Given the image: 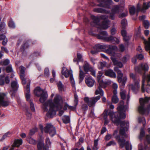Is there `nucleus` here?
<instances>
[{"label":"nucleus","instance_id":"60","mask_svg":"<svg viewBox=\"0 0 150 150\" xmlns=\"http://www.w3.org/2000/svg\"><path fill=\"white\" fill-rule=\"evenodd\" d=\"M6 70L8 73L11 72L13 70L12 67L11 66L7 67L6 68Z\"/></svg>","mask_w":150,"mask_h":150},{"label":"nucleus","instance_id":"32","mask_svg":"<svg viewBox=\"0 0 150 150\" xmlns=\"http://www.w3.org/2000/svg\"><path fill=\"white\" fill-rule=\"evenodd\" d=\"M58 89L59 91H62L64 90V86L60 81H59L57 83Z\"/></svg>","mask_w":150,"mask_h":150},{"label":"nucleus","instance_id":"49","mask_svg":"<svg viewBox=\"0 0 150 150\" xmlns=\"http://www.w3.org/2000/svg\"><path fill=\"white\" fill-rule=\"evenodd\" d=\"M30 104V108L32 111L34 112L35 111V106L34 103L31 101L29 102Z\"/></svg>","mask_w":150,"mask_h":150},{"label":"nucleus","instance_id":"45","mask_svg":"<svg viewBox=\"0 0 150 150\" xmlns=\"http://www.w3.org/2000/svg\"><path fill=\"white\" fill-rule=\"evenodd\" d=\"M78 97L76 93L74 94V103L75 104L76 106L78 104Z\"/></svg>","mask_w":150,"mask_h":150},{"label":"nucleus","instance_id":"48","mask_svg":"<svg viewBox=\"0 0 150 150\" xmlns=\"http://www.w3.org/2000/svg\"><path fill=\"white\" fill-rule=\"evenodd\" d=\"M45 142L46 143V146L47 147H49L51 143L50 142V139L48 137H47Z\"/></svg>","mask_w":150,"mask_h":150},{"label":"nucleus","instance_id":"43","mask_svg":"<svg viewBox=\"0 0 150 150\" xmlns=\"http://www.w3.org/2000/svg\"><path fill=\"white\" fill-rule=\"evenodd\" d=\"M143 24L145 28L147 29L149 28L150 24L148 21L144 20L143 21Z\"/></svg>","mask_w":150,"mask_h":150},{"label":"nucleus","instance_id":"30","mask_svg":"<svg viewBox=\"0 0 150 150\" xmlns=\"http://www.w3.org/2000/svg\"><path fill=\"white\" fill-rule=\"evenodd\" d=\"M112 87L113 90V93L117 94V89L118 88L117 84L115 83H114L112 84Z\"/></svg>","mask_w":150,"mask_h":150},{"label":"nucleus","instance_id":"47","mask_svg":"<svg viewBox=\"0 0 150 150\" xmlns=\"http://www.w3.org/2000/svg\"><path fill=\"white\" fill-rule=\"evenodd\" d=\"M135 8L134 6L131 7L129 9V13L132 15H134L135 13Z\"/></svg>","mask_w":150,"mask_h":150},{"label":"nucleus","instance_id":"57","mask_svg":"<svg viewBox=\"0 0 150 150\" xmlns=\"http://www.w3.org/2000/svg\"><path fill=\"white\" fill-rule=\"evenodd\" d=\"M37 131L36 128L33 129L31 130L29 133V134L30 135H33Z\"/></svg>","mask_w":150,"mask_h":150},{"label":"nucleus","instance_id":"25","mask_svg":"<svg viewBox=\"0 0 150 150\" xmlns=\"http://www.w3.org/2000/svg\"><path fill=\"white\" fill-rule=\"evenodd\" d=\"M144 43L145 45V50L147 51L150 50L149 53L150 54V38H149L148 41L144 40Z\"/></svg>","mask_w":150,"mask_h":150},{"label":"nucleus","instance_id":"23","mask_svg":"<svg viewBox=\"0 0 150 150\" xmlns=\"http://www.w3.org/2000/svg\"><path fill=\"white\" fill-rule=\"evenodd\" d=\"M111 81L110 80H106L103 81V80H102L99 84L101 86L104 88L107 85H109L111 84Z\"/></svg>","mask_w":150,"mask_h":150},{"label":"nucleus","instance_id":"54","mask_svg":"<svg viewBox=\"0 0 150 150\" xmlns=\"http://www.w3.org/2000/svg\"><path fill=\"white\" fill-rule=\"evenodd\" d=\"M89 71L91 72V74L94 77H96V71L93 68H91L90 69Z\"/></svg>","mask_w":150,"mask_h":150},{"label":"nucleus","instance_id":"46","mask_svg":"<svg viewBox=\"0 0 150 150\" xmlns=\"http://www.w3.org/2000/svg\"><path fill=\"white\" fill-rule=\"evenodd\" d=\"M127 78L126 76H125L122 79V81H121L122 84L123 86H124L127 81Z\"/></svg>","mask_w":150,"mask_h":150},{"label":"nucleus","instance_id":"50","mask_svg":"<svg viewBox=\"0 0 150 150\" xmlns=\"http://www.w3.org/2000/svg\"><path fill=\"white\" fill-rule=\"evenodd\" d=\"M116 144V143L113 141L109 142L106 144L107 146H110L111 145L114 146Z\"/></svg>","mask_w":150,"mask_h":150},{"label":"nucleus","instance_id":"64","mask_svg":"<svg viewBox=\"0 0 150 150\" xmlns=\"http://www.w3.org/2000/svg\"><path fill=\"white\" fill-rule=\"evenodd\" d=\"M103 116L104 119H107V111L105 110L103 113Z\"/></svg>","mask_w":150,"mask_h":150},{"label":"nucleus","instance_id":"39","mask_svg":"<svg viewBox=\"0 0 150 150\" xmlns=\"http://www.w3.org/2000/svg\"><path fill=\"white\" fill-rule=\"evenodd\" d=\"M110 37H111L112 38L109 40V42L111 41L112 42H115L117 44L119 43L120 40L119 38H117L116 37H114L112 36H110Z\"/></svg>","mask_w":150,"mask_h":150},{"label":"nucleus","instance_id":"2","mask_svg":"<svg viewBox=\"0 0 150 150\" xmlns=\"http://www.w3.org/2000/svg\"><path fill=\"white\" fill-rule=\"evenodd\" d=\"M63 100L61 96L58 94H56L54 97L53 101L49 100L43 104V108L45 110H48L47 107L49 108L46 116L49 118H52L56 114L57 111L59 110L58 115L62 116L64 112L62 110L63 107Z\"/></svg>","mask_w":150,"mask_h":150},{"label":"nucleus","instance_id":"4","mask_svg":"<svg viewBox=\"0 0 150 150\" xmlns=\"http://www.w3.org/2000/svg\"><path fill=\"white\" fill-rule=\"evenodd\" d=\"M34 93L37 96H40V101L42 103L45 102L48 97L47 91L45 90L41 89L40 87H37L35 89Z\"/></svg>","mask_w":150,"mask_h":150},{"label":"nucleus","instance_id":"10","mask_svg":"<svg viewBox=\"0 0 150 150\" xmlns=\"http://www.w3.org/2000/svg\"><path fill=\"white\" fill-rule=\"evenodd\" d=\"M108 34L107 33L104 31L100 33V34L97 35V38L103 40L107 42H109V40L112 38L111 37H108Z\"/></svg>","mask_w":150,"mask_h":150},{"label":"nucleus","instance_id":"28","mask_svg":"<svg viewBox=\"0 0 150 150\" xmlns=\"http://www.w3.org/2000/svg\"><path fill=\"white\" fill-rule=\"evenodd\" d=\"M83 67L84 71L87 73L90 70V69L91 68L89 67V65L87 62H85L83 66Z\"/></svg>","mask_w":150,"mask_h":150},{"label":"nucleus","instance_id":"35","mask_svg":"<svg viewBox=\"0 0 150 150\" xmlns=\"http://www.w3.org/2000/svg\"><path fill=\"white\" fill-rule=\"evenodd\" d=\"M126 91L125 90H121L120 92V95L122 99H125L126 98Z\"/></svg>","mask_w":150,"mask_h":150},{"label":"nucleus","instance_id":"37","mask_svg":"<svg viewBox=\"0 0 150 150\" xmlns=\"http://www.w3.org/2000/svg\"><path fill=\"white\" fill-rule=\"evenodd\" d=\"M27 140L30 144H35L36 143V141L31 137H28L27 138Z\"/></svg>","mask_w":150,"mask_h":150},{"label":"nucleus","instance_id":"13","mask_svg":"<svg viewBox=\"0 0 150 150\" xmlns=\"http://www.w3.org/2000/svg\"><path fill=\"white\" fill-rule=\"evenodd\" d=\"M106 48V45L100 44H97L93 48L94 50H91V52L92 54H94Z\"/></svg>","mask_w":150,"mask_h":150},{"label":"nucleus","instance_id":"34","mask_svg":"<svg viewBox=\"0 0 150 150\" xmlns=\"http://www.w3.org/2000/svg\"><path fill=\"white\" fill-rule=\"evenodd\" d=\"M62 120L63 122L65 124L68 123L70 122V118L69 116L66 115L64 116L62 118Z\"/></svg>","mask_w":150,"mask_h":150},{"label":"nucleus","instance_id":"19","mask_svg":"<svg viewBox=\"0 0 150 150\" xmlns=\"http://www.w3.org/2000/svg\"><path fill=\"white\" fill-rule=\"evenodd\" d=\"M30 81H29V83H28L26 86V92H25V97L26 100L27 101H31L30 100Z\"/></svg>","mask_w":150,"mask_h":150},{"label":"nucleus","instance_id":"27","mask_svg":"<svg viewBox=\"0 0 150 150\" xmlns=\"http://www.w3.org/2000/svg\"><path fill=\"white\" fill-rule=\"evenodd\" d=\"M22 143V140L21 139H17L15 141L14 143L12 146L19 147Z\"/></svg>","mask_w":150,"mask_h":150},{"label":"nucleus","instance_id":"33","mask_svg":"<svg viewBox=\"0 0 150 150\" xmlns=\"http://www.w3.org/2000/svg\"><path fill=\"white\" fill-rule=\"evenodd\" d=\"M1 18H0V21H1ZM6 24L5 23L3 22H2L0 24V31H1L2 30H3L2 32H4L5 33L6 32V30L5 29V27Z\"/></svg>","mask_w":150,"mask_h":150},{"label":"nucleus","instance_id":"15","mask_svg":"<svg viewBox=\"0 0 150 150\" xmlns=\"http://www.w3.org/2000/svg\"><path fill=\"white\" fill-rule=\"evenodd\" d=\"M139 81V79H138L137 81L135 82L134 84L130 85L129 86V90H131L133 92L136 93L140 88Z\"/></svg>","mask_w":150,"mask_h":150},{"label":"nucleus","instance_id":"21","mask_svg":"<svg viewBox=\"0 0 150 150\" xmlns=\"http://www.w3.org/2000/svg\"><path fill=\"white\" fill-rule=\"evenodd\" d=\"M81 66H79V68L80 69L79 74V82H81L83 80L85 77V75L86 74V73H84L82 70L81 68Z\"/></svg>","mask_w":150,"mask_h":150},{"label":"nucleus","instance_id":"29","mask_svg":"<svg viewBox=\"0 0 150 150\" xmlns=\"http://www.w3.org/2000/svg\"><path fill=\"white\" fill-rule=\"evenodd\" d=\"M94 11L97 12L98 13H109V12L108 11H105L103 9L100 8H94Z\"/></svg>","mask_w":150,"mask_h":150},{"label":"nucleus","instance_id":"62","mask_svg":"<svg viewBox=\"0 0 150 150\" xmlns=\"http://www.w3.org/2000/svg\"><path fill=\"white\" fill-rule=\"evenodd\" d=\"M129 76L134 81H135L136 79V75L132 73H130L129 74Z\"/></svg>","mask_w":150,"mask_h":150},{"label":"nucleus","instance_id":"51","mask_svg":"<svg viewBox=\"0 0 150 150\" xmlns=\"http://www.w3.org/2000/svg\"><path fill=\"white\" fill-rule=\"evenodd\" d=\"M117 31L116 29L115 28H112L110 30V33L112 35H115Z\"/></svg>","mask_w":150,"mask_h":150},{"label":"nucleus","instance_id":"11","mask_svg":"<svg viewBox=\"0 0 150 150\" xmlns=\"http://www.w3.org/2000/svg\"><path fill=\"white\" fill-rule=\"evenodd\" d=\"M121 6L120 5H115L112 9V13L110 14V18L112 20H114L115 18V14L119 13L120 11L121 8Z\"/></svg>","mask_w":150,"mask_h":150},{"label":"nucleus","instance_id":"7","mask_svg":"<svg viewBox=\"0 0 150 150\" xmlns=\"http://www.w3.org/2000/svg\"><path fill=\"white\" fill-rule=\"evenodd\" d=\"M62 73L63 75H64L66 78L70 76V79L71 85L73 87H75V83L73 76L72 71L68 70L65 67H63L62 69Z\"/></svg>","mask_w":150,"mask_h":150},{"label":"nucleus","instance_id":"22","mask_svg":"<svg viewBox=\"0 0 150 150\" xmlns=\"http://www.w3.org/2000/svg\"><path fill=\"white\" fill-rule=\"evenodd\" d=\"M111 59L114 65H116L120 68L122 67L123 65L121 62L117 61L115 58L113 57H112Z\"/></svg>","mask_w":150,"mask_h":150},{"label":"nucleus","instance_id":"5","mask_svg":"<svg viewBox=\"0 0 150 150\" xmlns=\"http://www.w3.org/2000/svg\"><path fill=\"white\" fill-rule=\"evenodd\" d=\"M150 100V97H145L144 99L140 98L139 99L140 106L138 108V110L140 113L144 114L147 110V109L144 108L145 104L147 103Z\"/></svg>","mask_w":150,"mask_h":150},{"label":"nucleus","instance_id":"12","mask_svg":"<svg viewBox=\"0 0 150 150\" xmlns=\"http://www.w3.org/2000/svg\"><path fill=\"white\" fill-rule=\"evenodd\" d=\"M18 86L17 82L13 81L11 83V88L9 92L10 93L12 97H14L15 93L18 89Z\"/></svg>","mask_w":150,"mask_h":150},{"label":"nucleus","instance_id":"36","mask_svg":"<svg viewBox=\"0 0 150 150\" xmlns=\"http://www.w3.org/2000/svg\"><path fill=\"white\" fill-rule=\"evenodd\" d=\"M103 74L101 71H100L98 72L97 78L98 81L99 83L103 80L102 79V77H104V76H102Z\"/></svg>","mask_w":150,"mask_h":150},{"label":"nucleus","instance_id":"40","mask_svg":"<svg viewBox=\"0 0 150 150\" xmlns=\"http://www.w3.org/2000/svg\"><path fill=\"white\" fill-rule=\"evenodd\" d=\"M129 56L127 55L124 56L122 59V61L124 63H125L127 62L129 59Z\"/></svg>","mask_w":150,"mask_h":150},{"label":"nucleus","instance_id":"24","mask_svg":"<svg viewBox=\"0 0 150 150\" xmlns=\"http://www.w3.org/2000/svg\"><path fill=\"white\" fill-rule=\"evenodd\" d=\"M101 88H105L103 86L100 85L99 84V86L98 88L96 89L95 92V94L96 95L100 94L101 96L103 95V92L101 89Z\"/></svg>","mask_w":150,"mask_h":150},{"label":"nucleus","instance_id":"44","mask_svg":"<svg viewBox=\"0 0 150 150\" xmlns=\"http://www.w3.org/2000/svg\"><path fill=\"white\" fill-rule=\"evenodd\" d=\"M8 26L10 28H14L15 27V25L14 22L12 21H9L8 24Z\"/></svg>","mask_w":150,"mask_h":150},{"label":"nucleus","instance_id":"6","mask_svg":"<svg viewBox=\"0 0 150 150\" xmlns=\"http://www.w3.org/2000/svg\"><path fill=\"white\" fill-rule=\"evenodd\" d=\"M100 98V96L91 98L86 97L84 98V101L85 102L87 103L89 107H93L94 106L96 103Z\"/></svg>","mask_w":150,"mask_h":150},{"label":"nucleus","instance_id":"58","mask_svg":"<svg viewBox=\"0 0 150 150\" xmlns=\"http://www.w3.org/2000/svg\"><path fill=\"white\" fill-rule=\"evenodd\" d=\"M145 133L143 129H141V130L139 138L141 139L145 135Z\"/></svg>","mask_w":150,"mask_h":150},{"label":"nucleus","instance_id":"42","mask_svg":"<svg viewBox=\"0 0 150 150\" xmlns=\"http://www.w3.org/2000/svg\"><path fill=\"white\" fill-rule=\"evenodd\" d=\"M25 68L23 66H21L20 67V75L24 76L25 70Z\"/></svg>","mask_w":150,"mask_h":150},{"label":"nucleus","instance_id":"61","mask_svg":"<svg viewBox=\"0 0 150 150\" xmlns=\"http://www.w3.org/2000/svg\"><path fill=\"white\" fill-rule=\"evenodd\" d=\"M20 77L22 81V83L23 84H25L26 83V80L24 78V76L23 75H20Z\"/></svg>","mask_w":150,"mask_h":150},{"label":"nucleus","instance_id":"17","mask_svg":"<svg viewBox=\"0 0 150 150\" xmlns=\"http://www.w3.org/2000/svg\"><path fill=\"white\" fill-rule=\"evenodd\" d=\"M114 69V71L117 73V79L119 83H121V81H122V79L123 76V74L122 72V71L119 69L117 67H115Z\"/></svg>","mask_w":150,"mask_h":150},{"label":"nucleus","instance_id":"26","mask_svg":"<svg viewBox=\"0 0 150 150\" xmlns=\"http://www.w3.org/2000/svg\"><path fill=\"white\" fill-rule=\"evenodd\" d=\"M44 143L43 141L39 142L37 145V147L38 150H42V148H43V150H48L46 148L44 147Z\"/></svg>","mask_w":150,"mask_h":150},{"label":"nucleus","instance_id":"63","mask_svg":"<svg viewBox=\"0 0 150 150\" xmlns=\"http://www.w3.org/2000/svg\"><path fill=\"white\" fill-rule=\"evenodd\" d=\"M44 73L45 75L46 76H48L49 75V69L47 68H46L44 71Z\"/></svg>","mask_w":150,"mask_h":150},{"label":"nucleus","instance_id":"9","mask_svg":"<svg viewBox=\"0 0 150 150\" xmlns=\"http://www.w3.org/2000/svg\"><path fill=\"white\" fill-rule=\"evenodd\" d=\"M44 131L45 132L49 133L52 137L56 133L55 127L50 124H47L45 127Z\"/></svg>","mask_w":150,"mask_h":150},{"label":"nucleus","instance_id":"3","mask_svg":"<svg viewBox=\"0 0 150 150\" xmlns=\"http://www.w3.org/2000/svg\"><path fill=\"white\" fill-rule=\"evenodd\" d=\"M107 16L104 15L100 16L99 18L95 17L94 16H92V19L94 23L95 24V26L100 29H105L109 27V25L110 24V22L108 20L104 21L103 22L101 25H100L99 22L100 18L105 20L108 18Z\"/></svg>","mask_w":150,"mask_h":150},{"label":"nucleus","instance_id":"31","mask_svg":"<svg viewBox=\"0 0 150 150\" xmlns=\"http://www.w3.org/2000/svg\"><path fill=\"white\" fill-rule=\"evenodd\" d=\"M117 94H113V96L112 98V103H117L119 101V99L117 95Z\"/></svg>","mask_w":150,"mask_h":150},{"label":"nucleus","instance_id":"55","mask_svg":"<svg viewBox=\"0 0 150 150\" xmlns=\"http://www.w3.org/2000/svg\"><path fill=\"white\" fill-rule=\"evenodd\" d=\"M127 15V12L126 13H122L119 15V17L120 18H122L126 16Z\"/></svg>","mask_w":150,"mask_h":150},{"label":"nucleus","instance_id":"16","mask_svg":"<svg viewBox=\"0 0 150 150\" xmlns=\"http://www.w3.org/2000/svg\"><path fill=\"white\" fill-rule=\"evenodd\" d=\"M107 47L108 49L106 50L107 53L112 55H114L115 51L117 50V47L115 46L109 45Z\"/></svg>","mask_w":150,"mask_h":150},{"label":"nucleus","instance_id":"52","mask_svg":"<svg viewBox=\"0 0 150 150\" xmlns=\"http://www.w3.org/2000/svg\"><path fill=\"white\" fill-rule=\"evenodd\" d=\"M138 120L139 122H142L143 125H144L145 123V119L144 117H139L138 118Z\"/></svg>","mask_w":150,"mask_h":150},{"label":"nucleus","instance_id":"1","mask_svg":"<svg viewBox=\"0 0 150 150\" xmlns=\"http://www.w3.org/2000/svg\"><path fill=\"white\" fill-rule=\"evenodd\" d=\"M127 106L123 105H119L117 108V109L119 112H110L108 113L110 119L112 122L117 125L120 124V134L122 136L121 137L117 136L115 137L116 139L118 140V142L121 147H123L126 146V150H132V147L130 145L128 141L125 142V140L123 136L125 137H128L127 134L125 133L127 131L129 126V122L124 121H120V119H124L126 117V115L125 112L128 109Z\"/></svg>","mask_w":150,"mask_h":150},{"label":"nucleus","instance_id":"38","mask_svg":"<svg viewBox=\"0 0 150 150\" xmlns=\"http://www.w3.org/2000/svg\"><path fill=\"white\" fill-rule=\"evenodd\" d=\"M150 7V2L147 3H144L143 6V8L142 9V11L144 10H146Z\"/></svg>","mask_w":150,"mask_h":150},{"label":"nucleus","instance_id":"18","mask_svg":"<svg viewBox=\"0 0 150 150\" xmlns=\"http://www.w3.org/2000/svg\"><path fill=\"white\" fill-rule=\"evenodd\" d=\"M85 82L87 85L90 87H92L95 82L94 79L88 77H86L85 78Z\"/></svg>","mask_w":150,"mask_h":150},{"label":"nucleus","instance_id":"41","mask_svg":"<svg viewBox=\"0 0 150 150\" xmlns=\"http://www.w3.org/2000/svg\"><path fill=\"white\" fill-rule=\"evenodd\" d=\"M127 21L125 19H122L121 21V25L122 28H124L127 25Z\"/></svg>","mask_w":150,"mask_h":150},{"label":"nucleus","instance_id":"8","mask_svg":"<svg viewBox=\"0 0 150 150\" xmlns=\"http://www.w3.org/2000/svg\"><path fill=\"white\" fill-rule=\"evenodd\" d=\"M148 66L146 64H142L135 67L136 72L141 74L143 73L144 74L146 71L148 70Z\"/></svg>","mask_w":150,"mask_h":150},{"label":"nucleus","instance_id":"56","mask_svg":"<svg viewBox=\"0 0 150 150\" xmlns=\"http://www.w3.org/2000/svg\"><path fill=\"white\" fill-rule=\"evenodd\" d=\"M1 50L2 52H5L6 53H8L9 52L7 48L3 46H2L1 47Z\"/></svg>","mask_w":150,"mask_h":150},{"label":"nucleus","instance_id":"53","mask_svg":"<svg viewBox=\"0 0 150 150\" xmlns=\"http://www.w3.org/2000/svg\"><path fill=\"white\" fill-rule=\"evenodd\" d=\"M4 77L3 75H0V85H3L4 84V81L3 78Z\"/></svg>","mask_w":150,"mask_h":150},{"label":"nucleus","instance_id":"20","mask_svg":"<svg viewBox=\"0 0 150 150\" xmlns=\"http://www.w3.org/2000/svg\"><path fill=\"white\" fill-rule=\"evenodd\" d=\"M105 75L106 76L112 78H116V74L111 69H108L105 71Z\"/></svg>","mask_w":150,"mask_h":150},{"label":"nucleus","instance_id":"59","mask_svg":"<svg viewBox=\"0 0 150 150\" xmlns=\"http://www.w3.org/2000/svg\"><path fill=\"white\" fill-rule=\"evenodd\" d=\"M9 60L8 59H6L3 62L2 64L4 65H6L9 64Z\"/></svg>","mask_w":150,"mask_h":150},{"label":"nucleus","instance_id":"14","mask_svg":"<svg viewBox=\"0 0 150 150\" xmlns=\"http://www.w3.org/2000/svg\"><path fill=\"white\" fill-rule=\"evenodd\" d=\"M113 3L112 0H101L100 3L99 4V6L109 8L110 5Z\"/></svg>","mask_w":150,"mask_h":150}]
</instances>
